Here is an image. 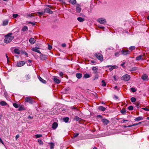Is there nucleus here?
<instances>
[{
  "instance_id": "obj_1",
  "label": "nucleus",
  "mask_w": 149,
  "mask_h": 149,
  "mask_svg": "<svg viewBox=\"0 0 149 149\" xmlns=\"http://www.w3.org/2000/svg\"><path fill=\"white\" fill-rule=\"evenodd\" d=\"M12 33H9L5 36V39H4V42L6 43H8L10 42L14 38V37L11 36Z\"/></svg>"
},
{
  "instance_id": "obj_2",
  "label": "nucleus",
  "mask_w": 149,
  "mask_h": 149,
  "mask_svg": "<svg viewBox=\"0 0 149 149\" xmlns=\"http://www.w3.org/2000/svg\"><path fill=\"white\" fill-rule=\"evenodd\" d=\"M95 56L98 59L100 60V61H103V57L102 55L101 54L97 53L95 54Z\"/></svg>"
},
{
  "instance_id": "obj_3",
  "label": "nucleus",
  "mask_w": 149,
  "mask_h": 149,
  "mask_svg": "<svg viewBox=\"0 0 149 149\" xmlns=\"http://www.w3.org/2000/svg\"><path fill=\"white\" fill-rule=\"evenodd\" d=\"M130 77L129 75L127 74H126L122 76L121 78V79L122 80L127 81L130 80Z\"/></svg>"
},
{
  "instance_id": "obj_4",
  "label": "nucleus",
  "mask_w": 149,
  "mask_h": 149,
  "mask_svg": "<svg viewBox=\"0 0 149 149\" xmlns=\"http://www.w3.org/2000/svg\"><path fill=\"white\" fill-rule=\"evenodd\" d=\"M25 101V102H29L30 104H32L33 103V100L32 98L29 97H26Z\"/></svg>"
},
{
  "instance_id": "obj_5",
  "label": "nucleus",
  "mask_w": 149,
  "mask_h": 149,
  "mask_svg": "<svg viewBox=\"0 0 149 149\" xmlns=\"http://www.w3.org/2000/svg\"><path fill=\"white\" fill-rule=\"evenodd\" d=\"M25 61H20L17 62V67H21L24 65L25 63Z\"/></svg>"
},
{
  "instance_id": "obj_6",
  "label": "nucleus",
  "mask_w": 149,
  "mask_h": 149,
  "mask_svg": "<svg viewBox=\"0 0 149 149\" xmlns=\"http://www.w3.org/2000/svg\"><path fill=\"white\" fill-rule=\"evenodd\" d=\"M122 54L124 55H127L130 53V52L128 50H122L121 51Z\"/></svg>"
},
{
  "instance_id": "obj_7",
  "label": "nucleus",
  "mask_w": 149,
  "mask_h": 149,
  "mask_svg": "<svg viewBox=\"0 0 149 149\" xmlns=\"http://www.w3.org/2000/svg\"><path fill=\"white\" fill-rule=\"evenodd\" d=\"M97 21L100 24H103L106 22V21L104 19L102 18H99L97 19Z\"/></svg>"
},
{
  "instance_id": "obj_8",
  "label": "nucleus",
  "mask_w": 149,
  "mask_h": 149,
  "mask_svg": "<svg viewBox=\"0 0 149 149\" xmlns=\"http://www.w3.org/2000/svg\"><path fill=\"white\" fill-rule=\"evenodd\" d=\"M102 121L104 123V124L106 125L108 124L109 123V120L105 118L102 119Z\"/></svg>"
},
{
  "instance_id": "obj_9",
  "label": "nucleus",
  "mask_w": 149,
  "mask_h": 149,
  "mask_svg": "<svg viewBox=\"0 0 149 149\" xmlns=\"http://www.w3.org/2000/svg\"><path fill=\"white\" fill-rule=\"evenodd\" d=\"M58 126V124L56 122H54L52 125V128L54 129H56Z\"/></svg>"
},
{
  "instance_id": "obj_10",
  "label": "nucleus",
  "mask_w": 149,
  "mask_h": 149,
  "mask_svg": "<svg viewBox=\"0 0 149 149\" xmlns=\"http://www.w3.org/2000/svg\"><path fill=\"white\" fill-rule=\"evenodd\" d=\"M44 12V13L46 12L49 14H52L53 13L52 11L48 8H46L45 9Z\"/></svg>"
},
{
  "instance_id": "obj_11",
  "label": "nucleus",
  "mask_w": 149,
  "mask_h": 149,
  "mask_svg": "<svg viewBox=\"0 0 149 149\" xmlns=\"http://www.w3.org/2000/svg\"><path fill=\"white\" fill-rule=\"evenodd\" d=\"M76 11L78 13H79L81 11V8L80 6L78 5L76 6Z\"/></svg>"
},
{
  "instance_id": "obj_12",
  "label": "nucleus",
  "mask_w": 149,
  "mask_h": 149,
  "mask_svg": "<svg viewBox=\"0 0 149 149\" xmlns=\"http://www.w3.org/2000/svg\"><path fill=\"white\" fill-rule=\"evenodd\" d=\"M53 80L54 82L57 84H59L60 82V80L59 79H57L56 78V77H54V78L53 79Z\"/></svg>"
},
{
  "instance_id": "obj_13",
  "label": "nucleus",
  "mask_w": 149,
  "mask_h": 149,
  "mask_svg": "<svg viewBox=\"0 0 149 149\" xmlns=\"http://www.w3.org/2000/svg\"><path fill=\"white\" fill-rule=\"evenodd\" d=\"M29 42L31 44H33L35 43L36 40L33 38H31L29 40Z\"/></svg>"
},
{
  "instance_id": "obj_14",
  "label": "nucleus",
  "mask_w": 149,
  "mask_h": 149,
  "mask_svg": "<svg viewBox=\"0 0 149 149\" xmlns=\"http://www.w3.org/2000/svg\"><path fill=\"white\" fill-rule=\"evenodd\" d=\"M148 76L146 74H144L142 76L141 78L144 80L147 79Z\"/></svg>"
},
{
  "instance_id": "obj_15",
  "label": "nucleus",
  "mask_w": 149,
  "mask_h": 149,
  "mask_svg": "<svg viewBox=\"0 0 149 149\" xmlns=\"http://www.w3.org/2000/svg\"><path fill=\"white\" fill-rule=\"evenodd\" d=\"M143 56V55H139V56H137L136 58V60L137 61H139L141 59L143 60V58H142Z\"/></svg>"
},
{
  "instance_id": "obj_16",
  "label": "nucleus",
  "mask_w": 149,
  "mask_h": 149,
  "mask_svg": "<svg viewBox=\"0 0 149 149\" xmlns=\"http://www.w3.org/2000/svg\"><path fill=\"white\" fill-rule=\"evenodd\" d=\"M31 50L35 52L40 54H41V53L40 51L38 49H37L36 48H33Z\"/></svg>"
},
{
  "instance_id": "obj_17",
  "label": "nucleus",
  "mask_w": 149,
  "mask_h": 149,
  "mask_svg": "<svg viewBox=\"0 0 149 149\" xmlns=\"http://www.w3.org/2000/svg\"><path fill=\"white\" fill-rule=\"evenodd\" d=\"M8 23V20H5L3 21L2 25L3 26L6 25Z\"/></svg>"
},
{
  "instance_id": "obj_18",
  "label": "nucleus",
  "mask_w": 149,
  "mask_h": 149,
  "mask_svg": "<svg viewBox=\"0 0 149 149\" xmlns=\"http://www.w3.org/2000/svg\"><path fill=\"white\" fill-rule=\"evenodd\" d=\"M98 109L99 110L103 111H105L106 110V108L102 106L99 107Z\"/></svg>"
},
{
  "instance_id": "obj_19",
  "label": "nucleus",
  "mask_w": 149,
  "mask_h": 149,
  "mask_svg": "<svg viewBox=\"0 0 149 149\" xmlns=\"http://www.w3.org/2000/svg\"><path fill=\"white\" fill-rule=\"evenodd\" d=\"M76 75L78 79H80L82 77V74L81 73H77Z\"/></svg>"
},
{
  "instance_id": "obj_20",
  "label": "nucleus",
  "mask_w": 149,
  "mask_h": 149,
  "mask_svg": "<svg viewBox=\"0 0 149 149\" xmlns=\"http://www.w3.org/2000/svg\"><path fill=\"white\" fill-rule=\"evenodd\" d=\"M38 79L42 83L44 84H46V81L45 80L43 79L41 77H38Z\"/></svg>"
},
{
  "instance_id": "obj_21",
  "label": "nucleus",
  "mask_w": 149,
  "mask_h": 149,
  "mask_svg": "<svg viewBox=\"0 0 149 149\" xmlns=\"http://www.w3.org/2000/svg\"><path fill=\"white\" fill-rule=\"evenodd\" d=\"M143 118L142 117H137L134 119V120L136 121H138L140 120L143 119Z\"/></svg>"
},
{
  "instance_id": "obj_22",
  "label": "nucleus",
  "mask_w": 149,
  "mask_h": 149,
  "mask_svg": "<svg viewBox=\"0 0 149 149\" xmlns=\"http://www.w3.org/2000/svg\"><path fill=\"white\" fill-rule=\"evenodd\" d=\"M78 20L81 22H83L84 21V19L81 17H78L77 18Z\"/></svg>"
},
{
  "instance_id": "obj_23",
  "label": "nucleus",
  "mask_w": 149,
  "mask_h": 149,
  "mask_svg": "<svg viewBox=\"0 0 149 149\" xmlns=\"http://www.w3.org/2000/svg\"><path fill=\"white\" fill-rule=\"evenodd\" d=\"M92 70L95 73H96L98 71V69L96 67H94L92 68Z\"/></svg>"
},
{
  "instance_id": "obj_24",
  "label": "nucleus",
  "mask_w": 149,
  "mask_h": 149,
  "mask_svg": "<svg viewBox=\"0 0 149 149\" xmlns=\"http://www.w3.org/2000/svg\"><path fill=\"white\" fill-rule=\"evenodd\" d=\"M7 104V103L4 101H2L0 102V104L2 106H6Z\"/></svg>"
},
{
  "instance_id": "obj_25",
  "label": "nucleus",
  "mask_w": 149,
  "mask_h": 149,
  "mask_svg": "<svg viewBox=\"0 0 149 149\" xmlns=\"http://www.w3.org/2000/svg\"><path fill=\"white\" fill-rule=\"evenodd\" d=\"M14 52L15 53L19 54L20 53L19 50L18 49L16 48L14 49Z\"/></svg>"
},
{
  "instance_id": "obj_26",
  "label": "nucleus",
  "mask_w": 149,
  "mask_h": 149,
  "mask_svg": "<svg viewBox=\"0 0 149 149\" xmlns=\"http://www.w3.org/2000/svg\"><path fill=\"white\" fill-rule=\"evenodd\" d=\"M28 30V28L26 26H24L22 29V31L24 32Z\"/></svg>"
},
{
  "instance_id": "obj_27",
  "label": "nucleus",
  "mask_w": 149,
  "mask_h": 149,
  "mask_svg": "<svg viewBox=\"0 0 149 149\" xmlns=\"http://www.w3.org/2000/svg\"><path fill=\"white\" fill-rule=\"evenodd\" d=\"M69 2L72 4L74 5L75 4L76 1V0H70Z\"/></svg>"
},
{
  "instance_id": "obj_28",
  "label": "nucleus",
  "mask_w": 149,
  "mask_h": 149,
  "mask_svg": "<svg viewBox=\"0 0 149 149\" xmlns=\"http://www.w3.org/2000/svg\"><path fill=\"white\" fill-rule=\"evenodd\" d=\"M35 15H37V14L36 13H31L30 14H29L27 15V16L28 17H34L35 16Z\"/></svg>"
},
{
  "instance_id": "obj_29",
  "label": "nucleus",
  "mask_w": 149,
  "mask_h": 149,
  "mask_svg": "<svg viewBox=\"0 0 149 149\" xmlns=\"http://www.w3.org/2000/svg\"><path fill=\"white\" fill-rule=\"evenodd\" d=\"M40 57L41 59L42 60H45L46 58L45 56L42 54L40 55Z\"/></svg>"
},
{
  "instance_id": "obj_30",
  "label": "nucleus",
  "mask_w": 149,
  "mask_h": 149,
  "mask_svg": "<svg viewBox=\"0 0 149 149\" xmlns=\"http://www.w3.org/2000/svg\"><path fill=\"white\" fill-rule=\"evenodd\" d=\"M25 78L26 80L29 79L30 78V76L29 74H26L25 76Z\"/></svg>"
},
{
  "instance_id": "obj_31",
  "label": "nucleus",
  "mask_w": 149,
  "mask_h": 149,
  "mask_svg": "<svg viewBox=\"0 0 149 149\" xmlns=\"http://www.w3.org/2000/svg\"><path fill=\"white\" fill-rule=\"evenodd\" d=\"M26 109L22 106H21L18 109V110L19 111H21L23 110H25Z\"/></svg>"
},
{
  "instance_id": "obj_32",
  "label": "nucleus",
  "mask_w": 149,
  "mask_h": 149,
  "mask_svg": "<svg viewBox=\"0 0 149 149\" xmlns=\"http://www.w3.org/2000/svg\"><path fill=\"white\" fill-rule=\"evenodd\" d=\"M38 142L40 145H42L43 144V142L41 139H39L38 140Z\"/></svg>"
},
{
  "instance_id": "obj_33",
  "label": "nucleus",
  "mask_w": 149,
  "mask_h": 149,
  "mask_svg": "<svg viewBox=\"0 0 149 149\" xmlns=\"http://www.w3.org/2000/svg\"><path fill=\"white\" fill-rule=\"evenodd\" d=\"M131 101L132 102H134L136 101V99L135 97H132L131 98Z\"/></svg>"
},
{
  "instance_id": "obj_34",
  "label": "nucleus",
  "mask_w": 149,
  "mask_h": 149,
  "mask_svg": "<svg viewBox=\"0 0 149 149\" xmlns=\"http://www.w3.org/2000/svg\"><path fill=\"white\" fill-rule=\"evenodd\" d=\"M13 105L16 108H18L19 107V105L16 103H13Z\"/></svg>"
},
{
  "instance_id": "obj_35",
  "label": "nucleus",
  "mask_w": 149,
  "mask_h": 149,
  "mask_svg": "<svg viewBox=\"0 0 149 149\" xmlns=\"http://www.w3.org/2000/svg\"><path fill=\"white\" fill-rule=\"evenodd\" d=\"M37 13L38 14L39 16H41L43 15L44 13V12H38Z\"/></svg>"
},
{
  "instance_id": "obj_36",
  "label": "nucleus",
  "mask_w": 149,
  "mask_h": 149,
  "mask_svg": "<svg viewBox=\"0 0 149 149\" xmlns=\"http://www.w3.org/2000/svg\"><path fill=\"white\" fill-rule=\"evenodd\" d=\"M69 119V118L67 117L63 118V120L65 122H67L68 121Z\"/></svg>"
},
{
  "instance_id": "obj_37",
  "label": "nucleus",
  "mask_w": 149,
  "mask_h": 149,
  "mask_svg": "<svg viewBox=\"0 0 149 149\" xmlns=\"http://www.w3.org/2000/svg\"><path fill=\"white\" fill-rule=\"evenodd\" d=\"M50 148L51 149H53L54 148V143H50Z\"/></svg>"
},
{
  "instance_id": "obj_38",
  "label": "nucleus",
  "mask_w": 149,
  "mask_h": 149,
  "mask_svg": "<svg viewBox=\"0 0 149 149\" xmlns=\"http://www.w3.org/2000/svg\"><path fill=\"white\" fill-rule=\"evenodd\" d=\"M113 78L114 80L116 81L118 79V77L117 76L114 75L113 76Z\"/></svg>"
},
{
  "instance_id": "obj_39",
  "label": "nucleus",
  "mask_w": 149,
  "mask_h": 149,
  "mask_svg": "<svg viewBox=\"0 0 149 149\" xmlns=\"http://www.w3.org/2000/svg\"><path fill=\"white\" fill-rule=\"evenodd\" d=\"M42 136L41 134H36L35 135V137L36 138H37L39 137H41Z\"/></svg>"
},
{
  "instance_id": "obj_40",
  "label": "nucleus",
  "mask_w": 149,
  "mask_h": 149,
  "mask_svg": "<svg viewBox=\"0 0 149 149\" xmlns=\"http://www.w3.org/2000/svg\"><path fill=\"white\" fill-rule=\"evenodd\" d=\"M90 77V75L88 74H86L84 75V77H85L86 78H88Z\"/></svg>"
},
{
  "instance_id": "obj_41",
  "label": "nucleus",
  "mask_w": 149,
  "mask_h": 149,
  "mask_svg": "<svg viewBox=\"0 0 149 149\" xmlns=\"http://www.w3.org/2000/svg\"><path fill=\"white\" fill-rule=\"evenodd\" d=\"M139 104H140L139 102H137L135 103L136 107L138 108H139Z\"/></svg>"
},
{
  "instance_id": "obj_42",
  "label": "nucleus",
  "mask_w": 149,
  "mask_h": 149,
  "mask_svg": "<svg viewBox=\"0 0 149 149\" xmlns=\"http://www.w3.org/2000/svg\"><path fill=\"white\" fill-rule=\"evenodd\" d=\"M135 47L134 46H132L129 48V49L131 51H132L133 50H134L135 49Z\"/></svg>"
},
{
  "instance_id": "obj_43",
  "label": "nucleus",
  "mask_w": 149,
  "mask_h": 149,
  "mask_svg": "<svg viewBox=\"0 0 149 149\" xmlns=\"http://www.w3.org/2000/svg\"><path fill=\"white\" fill-rule=\"evenodd\" d=\"M75 119L77 121H80L81 120V119L78 117V116H76L75 118Z\"/></svg>"
},
{
  "instance_id": "obj_44",
  "label": "nucleus",
  "mask_w": 149,
  "mask_h": 149,
  "mask_svg": "<svg viewBox=\"0 0 149 149\" xmlns=\"http://www.w3.org/2000/svg\"><path fill=\"white\" fill-rule=\"evenodd\" d=\"M120 112L122 113H126L125 109H123L120 111Z\"/></svg>"
},
{
  "instance_id": "obj_45",
  "label": "nucleus",
  "mask_w": 149,
  "mask_h": 149,
  "mask_svg": "<svg viewBox=\"0 0 149 149\" xmlns=\"http://www.w3.org/2000/svg\"><path fill=\"white\" fill-rule=\"evenodd\" d=\"M102 86H106V84L104 80H102Z\"/></svg>"
},
{
  "instance_id": "obj_46",
  "label": "nucleus",
  "mask_w": 149,
  "mask_h": 149,
  "mask_svg": "<svg viewBox=\"0 0 149 149\" xmlns=\"http://www.w3.org/2000/svg\"><path fill=\"white\" fill-rule=\"evenodd\" d=\"M120 54V52H117L115 54V55L116 56L118 57Z\"/></svg>"
},
{
  "instance_id": "obj_47",
  "label": "nucleus",
  "mask_w": 149,
  "mask_h": 149,
  "mask_svg": "<svg viewBox=\"0 0 149 149\" xmlns=\"http://www.w3.org/2000/svg\"><path fill=\"white\" fill-rule=\"evenodd\" d=\"M128 109L130 110H132L133 109V107L132 106H130L128 107Z\"/></svg>"
},
{
  "instance_id": "obj_48",
  "label": "nucleus",
  "mask_w": 149,
  "mask_h": 149,
  "mask_svg": "<svg viewBox=\"0 0 149 149\" xmlns=\"http://www.w3.org/2000/svg\"><path fill=\"white\" fill-rule=\"evenodd\" d=\"M18 15L17 14H13V17L14 18H16L18 16Z\"/></svg>"
},
{
  "instance_id": "obj_49",
  "label": "nucleus",
  "mask_w": 149,
  "mask_h": 149,
  "mask_svg": "<svg viewBox=\"0 0 149 149\" xmlns=\"http://www.w3.org/2000/svg\"><path fill=\"white\" fill-rule=\"evenodd\" d=\"M79 133H75V134H74V137H77V136H78V135H79Z\"/></svg>"
},
{
  "instance_id": "obj_50",
  "label": "nucleus",
  "mask_w": 149,
  "mask_h": 149,
  "mask_svg": "<svg viewBox=\"0 0 149 149\" xmlns=\"http://www.w3.org/2000/svg\"><path fill=\"white\" fill-rule=\"evenodd\" d=\"M137 69L136 68V67H134L132 68L131 70V71H134L136 70Z\"/></svg>"
},
{
  "instance_id": "obj_51",
  "label": "nucleus",
  "mask_w": 149,
  "mask_h": 149,
  "mask_svg": "<svg viewBox=\"0 0 149 149\" xmlns=\"http://www.w3.org/2000/svg\"><path fill=\"white\" fill-rule=\"evenodd\" d=\"M111 66L113 69L114 68H118V66L117 65H114Z\"/></svg>"
},
{
  "instance_id": "obj_52",
  "label": "nucleus",
  "mask_w": 149,
  "mask_h": 149,
  "mask_svg": "<svg viewBox=\"0 0 149 149\" xmlns=\"http://www.w3.org/2000/svg\"><path fill=\"white\" fill-rule=\"evenodd\" d=\"M141 123V122H139V123H136L134 124H133V126L140 124Z\"/></svg>"
},
{
  "instance_id": "obj_53",
  "label": "nucleus",
  "mask_w": 149,
  "mask_h": 149,
  "mask_svg": "<svg viewBox=\"0 0 149 149\" xmlns=\"http://www.w3.org/2000/svg\"><path fill=\"white\" fill-rule=\"evenodd\" d=\"M142 109L145 111H149V108H143Z\"/></svg>"
},
{
  "instance_id": "obj_54",
  "label": "nucleus",
  "mask_w": 149,
  "mask_h": 149,
  "mask_svg": "<svg viewBox=\"0 0 149 149\" xmlns=\"http://www.w3.org/2000/svg\"><path fill=\"white\" fill-rule=\"evenodd\" d=\"M63 72H61L60 74H59V75L61 76V77H63Z\"/></svg>"
},
{
  "instance_id": "obj_55",
  "label": "nucleus",
  "mask_w": 149,
  "mask_h": 149,
  "mask_svg": "<svg viewBox=\"0 0 149 149\" xmlns=\"http://www.w3.org/2000/svg\"><path fill=\"white\" fill-rule=\"evenodd\" d=\"M131 90L132 92H134L136 91V90L134 89V88H131Z\"/></svg>"
},
{
  "instance_id": "obj_56",
  "label": "nucleus",
  "mask_w": 149,
  "mask_h": 149,
  "mask_svg": "<svg viewBox=\"0 0 149 149\" xmlns=\"http://www.w3.org/2000/svg\"><path fill=\"white\" fill-rule=\"evenodd\" d=\"M110 66H111V67L109 68V70L110 71H112L113 69V68H112L111 66H108L107 67H109Z\"/></svg>"
},
{
  "instance_id": "obj_57",
  "label": "nucleus",
  "mask_w": 149,
  "mask_h": 149,
  "mask_svg": "<svg viewBox=\"0 0 149 149\" xmlns=\"http://www.w3.org/2000/svg\"><path fill=\"white\" fill-rule=\"evenodd\" d=\"M28 118L30 119H32L33 118V117L31 116H29L28 117Z\"/></svg>"
},
{
  "instance_id": "obj_58",
  "label": "nucleus",
  "mask_w": 149,
  "mask_h": 149,
  "mask_svg": "<svg viewBox=\"0 0 149 149\" xmlns=\"http://www.w3.org/2000/svg\"><path fill=\"white\" fill-rule=\"evenodd\" d=\"M29 24H31L33 25H34L35 24V23L34 22H29L28 23Z\"/></svg>"
},
{
  "instance_id": "obj_59",
  "label": "nucleus",
  "mask_w": 149,
  "mask_h": 149,
  "mask_svg": "<svg viewBox=\"0 0 149 149\" xmlns=\"http://www.w3.org/2000/svg\"><path fill=\"white\" fill-rule=\"evenodd\" d=\"M60 1L61 3L63 4L65 3V2L64 1V0H58Z\"/></svg>"
},
{
  "instance_id": "obj_60",
  "label": "nucleus",
  "mask_w": 149,
  "mask_h": 149,
  "mask_svg": "<svg viewBox=\"0 0 149 149\" xmlns=\"http://www.w3.org/2000/svg\"><path fill=\"white\" fill-rule=\"evenodd\" d=\"M52 49V47L51 46H50V45H49V46H48V49L49 50H51Z\"/></svg>"
},
{
  "instance_id": "obj_61",
  "label": "nucleus",
  "mask_w": 149,
  "mask_h": 149,
  "mask_svg": "<svg viewBox=\"0 0 149 149\" xmlns=\"http://www.w3.org/2000/svg\"><path fill=\"white\" fill-rule=\"evenodd\" d=\"M125 64V62H123L122 64H121V66L123 67H125L124 66V65Z\"/></svg>"
},
{
  "instance_id": "obj_62",
  "label": "nucleus",
  "mask_w": 149,
  "mask_h": 149,
  "mask_svg": "<svg viewBox=\"0 0 149 149\" xmlns=\"http://www.w3.org/2000/svg\"><path fill=\"white\" fill-rule=\"evenodd\" d=\"M66 46V45L65 44L63 43L62 45V46L63 47H65Z\"/></svg>"
},
{
  "instance_id": "obj_63",
  "label": "nucleus",
  "mask_w": 149,
  "mask_h": 149,
  "mask_svg": "<svg viewBox=\"0 0 149 149\" xmlns=\"http://www.w3.org/2000/svg\"><path fill=\"white\" fill-rule=\"evenodd\" d=\"M19 137V135L17 134V135H16V136H15L16 139L17 140L18 138Z\"/></svg>"
},
{
  "instance_id": "obj_64",
  "label": "nucleus",
  "mask_w": 149,
  "mask_h": 149,
  "mask_svg": "<svg viewBox=\"0 0 149 149\" xmlns=\"http://www.w3.org/2000/svg\"><path fill=\"white\" fill-rule=\"evenodd\" d=\"M97 117H98V118H102V116L100 115H97Z\"/></svg>"
}]
</instances>
